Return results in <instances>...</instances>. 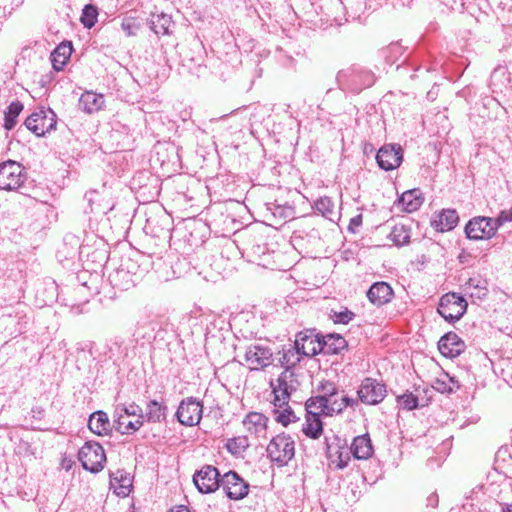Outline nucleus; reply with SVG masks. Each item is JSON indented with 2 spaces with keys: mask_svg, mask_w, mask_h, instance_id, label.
Segmentation results:
<instances>
[{
  "mask_svg": "<svg viewBox=\"0 0 512 512\" xmlns=\"http://www.w3.org/2000/svg\"><path fill=\"white\" fill-rule=\"evenodd\" d=\"M294 344L297 346L300 353L306 357H313L323 352L321 338L312 331L299 332L296 335Z\"/></svg>",
  "mask_w": 512,
  "mask_h": 512,
  "instance_id": "nucleus-13",
  "label": "nucleus"
},
{
  "mask_svg": "<svg viewBox=\"0 0 512 512\" xmlns=\"http://www.w3.org/2000/svg\"><path fill=\"white\" fill-rule=\"evenodd\" d=\"M315 400V397L313 398H310L309 400H307L306 402V414H308V410H310L311 412L315 413L316 416H320L322 413V408H318L316 404V402L314 401Z\"/></svg>",
  "mask_w": 512,
  "mask_h": 512,
  "instance_id": "nucleus-50",
  "label": "nucleus"
},
{
  "mask_svg": "<svg viewBox=\"0 0 512 512\" xmlns=\"http://www.w3.org/2000/svg\"><path fill=\"white\" fill-rule=\"evenodd\" d=\"M105 294L104 297L108 298L110 301L116 298V291L115 290H104Z\"/></svg>",
  "mask_w": 512,
  "mask_h": 512,
  "instance_id": "nucleus-60",
  "label": "nucleus"
},
{
  "mask_svg": "<svg viewBox=\"0 0 512 512\" xmlns=\"http://www.w3.org/2000/svg\"><path fill=\"white\" fill-rule=\"evenodd\" d=\"M278 392L283 391L284 395L291 394L299 387L297 375L293 370L285 369L277 379Z\"/></svg>",
  "mask_w": 512,
  "mask_h": 512,
  "instance_id": "nucleus-20",
  "label": "nucleus"
},
{
  "mask_svg": "<svg viewBox=\"0 0 512 512\" xmlns=\"http://www.w3.org/2000/svg\"><path fill=\"white\" fill-rule=\"evenodd\" d=\"M341 402H343V404L345 405V408L348 407V406L353 407L354 405H357V403H358L357 400L349 398V397H347L345 395H342V394H341Z\"/></svg>",
  "mask_w": 512,
  "mask_h": 512,
  "instance_id": "nucleus-55",
  "label": "nucleus"
},
{
  "mask_svg": "<svg viewBox=\"0 0 512 512\" xmlns=\"http://www.w3.org/2000/svg\"><path fill=\"white\" fill-rule=\"evenodd\" d=\"M369 288L374 289V288H391V287L386 282H374L373 284L370 285Z\"/></svg>",
  "mask_w": 512,
  "mask_h": 512,
  "instance_id": "nucleus-59",
  "label": "nucleus"
},
{
  "mask_svg": "<svg viewBox=\"0 0 512 512\" xmlns=\"http://www.w3.org/2000/svg\"><path fill=\"white\" fill-rule=\"evenodd\" d=\"M117 410H120L121 412H123L122 414L124 416H136L137 418L136 419H142L144 421V415H143V410L142 408L135 404V403H132L128 406H123V407H118Z\"/></svg>",
  "mask_w": 512,
  "mask_h": 512,
  "instance_id": "nucleus-46",
  "label": "nucleus"
},
{
  "mask_svg": "<svg viewBox=\"0 0 512 512\" xmlns=\"http://www.w3.org/2000/svg\"><path fill=\"white\" fill-rule=\"evenodd\" d=\"M402 160L403 150L399 144H386L378 150L376 155L379 167L385 171L396 169Z\"/></svg>",
  "mask_w": 512,
  "mask_h": 512,
  "instance_id": "nucleus-11",
  "label": "nucleus"
},
{
  "mask_svg": "<svg viewBox=\"0 0 512 512\" xmlns=\"http://www.w3.org/2000/svg\"><path fill=\"white\" fill-rule=\"evenodd\" d=\"M321 401L322 403H320V406L317 405V407L322 408L323 415L332 416L335 413H341L345 409V405L341 402L339 390L332 397Z\"/></svg>",
  "mask_w": 512,
  "mask_h": 512,
  "instance_id": "nucleus-27",
  "label": "nucleus"
},
{
  "mask_svg": "<svg viewBox=\"0 0 512 512\" xmlns=\"http://www.w3.org/2000/svg\"><path fill=\"white\" fill-rule=\"evenodd\" d=\"M71 42H62L51 53V62L54 70L61 71L68 62L72 53Z\"/></svg>",
  "mask_w": 512,
  "mask_h": 512,
  "instance_id": "nucleus-19",
  "label": "nucleus"
},
{
  "mask_svg": "<svg viewBox=\"0 0 512 512\" xmlns=\"http://www.w3.org/2000/svg\"><path fill=\"white\" fill-rule=\"evenodd\" d=\"M79 109L87 114H93L102 110L105 106L103 94L93 91H85L79 98Z\"/></svg>",
  "mask_w": 512,
  "mask_h": 512,
  "instance_id": "nucleus-15",
  "label": "nucleus"
},
{
  "mask_svg": "<svg viewBox=\"0 0 512 512\" xmlns=\"http://www.w3.org/2000/svg\"><path fill=\"white\" fill-rule=\"evenodd\" d=\"M273 393L275 395L273 404L276 407V409H282L286 406H288V401L291 394H288L287 396L283 394V391L278 392V388L275 386L273 387Z\"/></svg>",
  "mask_w": 512,
  "mask_h": 512,
  "instance_id": "nucleus-47",
  "label": "nucleus"
},
{
  "mask_svg": "<svg viewBox=\"0 0 512 512\" xmlns=\"http://www.w3.org/2000/svg\"><path fill=\"white\" fill-rule=\"evenodd\" d=\"M303 433L312 439H318L323 433V424L320 416L308 410L306 421L302 428Z\"/></svg>",
  "mask_w": 512,
  "mask_h": 512,
  "instance_id": "nucleus-25",
  "label": "nucleus"
},
{
  "mask_svg": "<svg viewBox=\"0 0 512 512\" xmlns=\"http://www.w3.org/2000/svg\"><path fill=\"white\" fill-rule=\"evenodd\" d=\"M397 402L405 410H413L419 407L418 396L412 392L404 393L397 397Z\"/></svg>",
  "mask_w": 512,
  "mask_h": 512,
  "instance_id": "nucleus-43",
  "label": "nucleus"
},
{
  "mask_svg": "<svg viewBox=\"0 0 512 512\" xmlns=\"http://www.w3.org/2000/svg\"><path fill=\"white\" fill-rule=\"evenodd\" d=\"M78 459L85 470L97 473L103 469L106 455L99 443L88 441L80 448Z\"/></svg>",
  "mask_w": 512,
  "mask_h": 512,
  "instance_id": "nucleus-4",
  "label": "nucleus"
},
{
  "mask_svg": "<svg viewBox=\"0 0 512 512\" xmlns=\"http://www.w3.org/2000/svg\"><path fill=\"white\" fill-rule=\"evenodd\" d=\"M26 180L24 167L13 160L0 163V190H16Z\"/></svg>",
  "mask_w": 512,
  "mask_h": 512,
  "instance_id": "nucleus-5",
  "label": "nucleus"
},
{
  "mask_svg": "<svg viewBox=\"0 0 512 512\" xmlns=\"http://www.w3.org/2000/svg\"><path fill=\"white\" fill-rule=\"evenodd\" d=\"M169 512H190L187 506L179 505L171 508Z\"/></svg>",
  "mask_w": 512,
  "mask_h": 512,
  "instance_id": "nucleus-58",
  "label": "nucleus"
},
{
  "mask_svg": "<svg viewBox=\"0 0 512 512\" xmlns=\"http://www.w3.org/2000/svg\"><path fill=\"white\" fill-rule=\"evenodd\" d=\"M440 385H441V387H438L437 389H438V390H441L442 392H444V391L446 390V385H445V383H444V382H442Z\"/></svg>",
  "mask_w": 512,
  "mask_h": 512,
  "instance_id": "nucleus-64",
  "label": "nucleus"
},
{
  "mask_svg": "<svg viewBox=\"0 0 512 512\" xmlns=\"http://www.w3.org/2000/svg\"><path fill=\"white\" fill-rule=\"evenodd\" d=\"M143 423L144 421L142 419H135L134 421L128 420V416H124L123 414H119L118 418L115 420L116 429L122 434L139 430Z\"/></svg>",
  "mask_w": 512,
  "mask_h": 512,
  "instance_id": "nucleus-32",
  "label": "nucleus"
},
{
  "mask_svg": "<svg viewBox=\"0 0 512 512\" xmlns=\"http://www.w3.org/2000/svg\"><path fill=\"white\" fill-rule=\"evenodd\" d=\"M388 238L397 246L405 245L410 240V229L403 224H397L392 228Z\"/></svg>",
  "mask_w": 512,
  "mask_h": 512,
  "instance_id": "nucleus-34",
  "label": "nucleus"
},
{
  "mask_svg": "<svg viewBox=\"0 0 512 512\" xmlns=\"http://www.w3.org/2000/svg\"><path fill=\"white\" fill-rule=\"evenodd\" d=\"M168 408L164 403L157 400H150L146 404L144 421L148 423H160L166 420Z\"/></svg>",
  "mask_w": 512,
  "mask_h": 512,
  "instance_id": "nucleus-18",
  "label": "nucleus"
},
{
  "mask_svg": "<svg viewBox=\"0 0 512 512\" xmlns=\"http://www.w3.org/2000/svg\"><path fill=\"white\" fill-rule=\"evenodd\" d=\"M274 416L275 420L278 423H281L283 426H287L290 423L298 420L297 416L295 415L294 411L290 406H286L282 409H275Z\"/></svg>",
  "mask_w": 512,
  "mask_h": 512,
  "instance_id": "nucleus-41",
  "label": "nucleus"
},
{
  "mask_svg": "<svg viewBox=\"0 0 512 512\" xmlns=\"http://www.w3.org/2000/svg\"><path fill=\"white\" fill-rule=\"evenodd\" d=\"M273 353L268 347L250 345L245 352V361L250 370H261L272 364Z\"/></svg>",
  "mask_w": 512,
  "mask_h": 512,
  "instance_id": "nucleus-12",
  "label": "nucleus"
},
{
  "mask_svg": "<svg viewBox=\"0 0 512 512\" xmlns=\"http://www.w3.org/2000/svg\"><path fill=\"white\" fill-rule=\"evenodd\" d=\"M424 198L420 189H411L405 191L398 200V205H401L405 212L412 213L417 211L423 204Z\"/></svg>",
  "mask_w": 512,
  "mask_h": 512,
  "instance_id": "nucleus-17",
  "label": "nucleus"
},
{
  "mask_svg": "<svg viewBox=\"0 0 512 512\" xmlns=\"http://www.w3.org/2000/svg\"><path fill=\"white\" fill-rule=\"evenodd\" d=\"M250 446L246 436L233 437L227 440L225 448L234 456L242 455Z\"/></svg>",
  "mask_w": 512,
  "mask_h": 512,
  "instance_id": "nucleus-33",
  "label": "nucleus"
},
{
  "mask_svg": "<svg viewBox=\"0 0 512 512\" xmlns=\"http://www.w3.org/2000/svg\"><path fill=\"white\" fill-rule=\"evenodd\" d=\"M355 317V314L350 311L347 307H341L340 310L334 308L330 309L329 318L335 324H348Z\"/></svg>",
  "mask_w": 512,
  "mask_h": 512,
  "instance_id": "nucleus-39",
  "label": "nucleus"
},
{
  "mask_svg": "<svg viewBox=\"0 0 512 512\" xmlns=\"http://www.w3.org/2000/svg\"><path fill=\"white\" fill-rule=\"evenodd\" d=\"M450 359L459 356L464 352L466 345L464 341L455 333L450 331Z\"/></svg>",
  "mask_w": 512,
  "mask_h": 512,
  "instance_id": "nucleus-45",
  "label": "nucleus"
},
{
  "mask_svg": "<svg viewBox=\"0 0 512 512\" xmlns=\"http://www.w3.org/2000/svg\"><path fill=\"white\" fill-rule=\"evenodd\" d=\"M35 305L37 307H44L46 305H50L53 302V299H58L60 294L58 290H35Z\"/></svg>",
  "mask_w": 512,
  "mask_h": 512,
  "instance_id": "nucleus-40",
  "label": "nucleus"
},
{
  "mask_svg": "<svg viewBox=\"0 0 512 512\" xmlns=\"http://www.w3.org/2000/svg\"><path fill=\"white\" fill-rule=\"evenodd\" d=\"M97 18H98L97 7L92 4L85 5L82 10L81 17H80V21L83 24V26L88 29L92 28L96 24Z\"/></svg>",
  "mask_w": 512,
  "mask_h": 512,
  "instance_id": "nucleus-38",
  "label": "nucleus"
},
{
  "mask_svg": "<svg viewBox=\"0 0 512 512\" xmlns=\"http://www.w3.org/2000/svg\"><path fill=\"white\" fill-rule=\"evenodd\" d=\"M351 451L357 459H368L373 453L370 438L367 435L355 437L351 446Z\"/></svg>",
  "mask_w": 512,
  "mask_h": 512,
  "instance_id": "nucleus-24",
  "label": "nucleus"
},
{
  "mask_svg": "<svg viewBox=\"0 0 512 512\" xmlns=\"http://www.w3.org/2000/svg\"><path fill=\"white\" fill-rule=\"evenodd\" d=\"M448 305V293L444 294L440 299V304L438 307V313L446 320L448 321V314L446 313V308Z\"/></svg>",
  "mask_w": 512,
  "mask_h": 512,
  "instance_id": "nucleus-49",
  "label": "nucleus"
},
{
  "mask_svg": "<svg viewBox=\"0 0 512 512\" xmlns=\"http://www.w3.org/2000/svg\"><path fill=\"white\" fill-rule=\"evenodd\" d=\"M266 451L272 462L279 467L286 466L295 455V441L288 434H278L271 439Z\"/></svg>",
  "mask_w": 512,
  "mask_h": 512,
  "instance_id": "nucleus-2",
  "label": "nucleus"
},
{
  "mask_svg": "<svg viewBox=\"0 0 512 512\" xmlns=\"http://www.w3.org/2000/svg\"><path fill=\"white\" fill-rule=\"evenodd\" d=\"M458 220L459 218L457 212L455 210L450 209V230L457 225Z\"/></svg>",
  "mask_w": 512,
  "mask_h": 512,
  "instance_id": "nucleus-56",
  "label": "nucleus"
},
{
  "mask_svg": "<svg viewBox=\"0 0 512 512\" xmlns=\"http://www.w3.org/2000/svg\"><path fill=\"white\" fill-rule=\"evenodd\" d=\"M267 417L258 412H250L243 419L246 430L257 437L264 436L267 429Z\"/></svg>",
  "mask_w": 512,
  "mask_h": 512,
  "instance_id": "nucleus-16",
  "label": "nucleus"
},
{
  "mask_svg": "<svg viewBox=\"0 0 512 512\" xmlns=\"http://www.w3.org/2000/svg\"><path fill=\"white\" fill-rule=\"evenodd\" d=\"M503 225L501 218L474 217L465 226V234L468 239L481 240L493 237L500 226Z\"/></svg>",
  "mask_w": 512,
  "mask_h": 512,
  "instance_id": "nucleus-3",
  "label": "nucleus"
},
{
  "mask_svg": "<svg viewBox=\"0 0 512 512\" xmlns=\"http://www.w3.org/2000/svg\"><path fill=\"white\" fill-rule=\"evenodd\" d=\"M450 323L458 321L466 312L468 303L460 294L450 290Z\"/></svg>",
  "mask_w": 512,
  "mask_h": 512,
  "instance_id": "nucleus-26",
  "label": "nucleus"
},
{
  "mask_svg": "<svg viewBox=\"0 0 512 512\" xmlns=\"http://www.w3.org/2000/svg\"><path fill=\"white\" fill-rule=\"evenodd\" d=\"M122 29L126 32L127 36H131L134 34L133 28V22L131 20H123L121 23Z\"/></svg>",
  "mask_w": 512,
  "mask_h": 512,
  "instance_id": "nucleus-52",
  "label": "nucleus"
},
{
  "mask_svg": "<svg viewBox=\"0 0 512 512\" xmlns=\"http://www.w3.org/2000/svg\"><path fill=\"white\" fill-rule=\"evenodd\" d=\"M448 210L442 209L436 215H434L431 219V227L436 232H445L448 231Z\"/></svg>",
  "mask_w": 512,
  "mask_h": 512,
  "instance_id": "nucleus-42",
  "label": "nucleus"
},
{
  "mask_svg": "<svg viewBox=\"0 0 512 512\" xmlns=\"http://www.w3.org/2000/svg\"><path fill=\"white\" fill-rule=\"evenodd\" d=\"M502 512H512V502L502 507Z\"/></svg>",
  "mask_w": 512,
  "mask_h": 512,
  "instance_id": "nucleus-61",
  "label": "nucleus"
},
{
  "mask_svg": "<svg viewBox=\"0 0 512 512\" xmlns=\"http://www.w3.org/2000/svg\"><path fill=\"white\" fill-rule=\"evenodd\" d=\"M427 505L436 507L438 505V495L436 493H432L427 498Z\"/></svg>",
  "mask_w": 512,
  "mask_h": 512,
  "instance_id": "nucleus-57",
  "label": "nucleus"
},
{
  "mask_svg": "<svg viewBox=\"0 0 512 512\" xmlns=\"http://www.w3.org/2000/svg\"><path fill=\"white\" fill-rule=\"evenodd\" d=\"M449 381H450V384L455 385L457 389H459V388H460L459 383H458L457 381H455L454 377H451V376H450Z\"/></svg>",
  "mask_w": 512,
  "mask_h": 512,
  "instance_id": "nucleus-63",
  "label": "nucleus"
},
{
  "mask_svg": "<svg viewBox=\"0 0 512 512\" xmlns=\"http://www.w3.org/2000/svg\"><path fill=\"white\" fill-rule=\"evenodd\" d=\"M362 224V215H357L351 218L349 223V229L354 231V227H359Z\"/></svg>",
  "mask_w": 512,
  "mask_h": 512,
  "instance_id": "nucleus-54",
  "label": "nucleus"
},
{
  "mask_svg": "<svg viewBox=\"0 0 512 512\" xmlns=\"http://www.w3.org/2000/svg\"><path fill=\"white\" fill-rule=\"evenodd\" d=\"M510 82V73L506 67L498 66L490 77V88L493 93H502Z\"/></svg>",
  "mask_w": 512,
  "mask_h": 512,
  "instance_id": "nucleus-21",
  "label": "nucleus"
},
{
  "mask_svg": "<svg viewBox=\"0 0 512 512\" xmlns=\"http://www.w3.org/2000/svg\"><path fill=\"white\" fill-rule=\"evenodd\" d=\"M202 413V403L193 397H188L180 402L176 417L182 425L196 426L201 421Z\"/></svg>",
  "mask_w": 512,
  "mask_h": 512,
  "instance_id": "nucleus-6",
  "label": "nucleus"
},
{
  "mask_svg": "<svg viewBox=\"0 0 512 512\" xmlns=\"http://www.w3.org/2000/svg\"><path fill=\"white\" fill-rule=\"evenodd\" d=\"M497 218H501L503 220V224L509 220L508 215H506L504 212H502Z\"/></svg>",
  "mask_w": 512,
  "mask_h": 512,
  "instance_id": "nucleus-62",
  "label": "nucleus"
},
{
  "mask_svg": "<svg viewBox=\"0 0 512 512\" xmlns=\"http://www.w3.org/2000/svg\"><path fill=\"white\" fill-rule=\"evenodd\" d=\"M359 400L367 405L381 403L387 394L386 385L373 378H365L358 391Z\"/></svg>",
  "mask_w": 512,
  "mask_h": 512,
  "instance_id": "nucleus-7",
  "label": "nucleus"
},
{
  "mask_svg": "<svg viewBox=\"0 0 512 512\" xmlns=\"http://www.w3.org/2000/svg\"><path fill=\"white\" fill-rule=\"evenodd\" d=\"M172 26V19L170 16L161 13L153 15L151 19V28L157 35H167Z\"/></svg>",
  "mask_w": 512,
  "mask_h": 512,
  "instance_id": "nucleus-31",
  "label": "nucleus"
},
{
  "mask_svg": "<svg viewBox=\"0 0 512 512\" xmlns=\"http://www.w3.org/2000/svg\"><path fill=\"white\" fill-rule=\"evenodd\" d=\"M87 302L88 301H85L84 303L71 302V303H65V305L71 307V309L73 311H75L76 313H83L84 312L83 306L85 304H87Z\"/></svg>",
  "mask_w": 512,
  "mask_h": 512,
  "instance_id": "nucleus-53",
  "label": "nucleus"
},
{
  "mask_svg": "<svg viewBox=\"0 0 512 512\" xmlns=\"http://www.w3.org/2000/svg\"><path fill=\"white\" fill-rule=\"evenodd\" d=\"M144 230L155 237H165L170 234L171 219L165 213L156 217H149L146 220Z\"/></svg>",
  "mask_w": 512,
  "mask_h": 512,
  "instance_id": "nucleus-14",
  "label": "nucleus"
},
{
  "mask_svg": "<svg viewBox=\"0 0 512 512\" xmlns=\"http://www.w3.org/2000/svg\"><path fill=\"white\" fill-rule=\"evenodd\" d=\"M320 395L315 397V402L320 406V403H322L321 400L328 399L329 397H332L336 394L338 391V388L335 383L333 382H322L319 386Z\"/></svg>",
  "mask_w": 512,
  "mask_h": 512,
  "instance_id": "nucleus-44",
  "label": "nucleus"
},
{
  "mask_svg": "<svg viewBox=\"0 0 512 512\" xmlns=\"http://www.w3.org/2000/svg\"><path fill=\"white\" fill-rule=\"evenodd\" d=\"M55 114L49 110H40L32 113L25 120L24 124L28 130L33 132L37 136H43L46 132L51 131L56 126L54 119Z\"/></svg>",
  "mask_w": 512,
  "mask_h": 512,
  "instance_id": "nucleus-9",
  "label": "nucleus"
},
{
  "mask_svg": "<svg viewBox=\"0 0 512 512\" xmlns=\"http://www.w3.org/2000/svg\"><path fill=\"white\" fill-rule=\"evenodd\" d=\"M302 356V353H300L295 344L293 346H289L287 349L283 350V355L280 359L281 366L285 369L292 370V368L301 361Z\"/></svg>",
  "mask_w": 512,
  "mask_h": 512,
  "instance_id": "nucleus-30",
  "label": "nucleus"
},
{
  "mask_svg": "<svg viewBox=\"0 0 512 512\" xmlns=\"http://www.w3.org/2000/svg\"><path fill=\"white\" fill-rule=\"evenodd\" d=\"M23 108H24L23 104L18 100L10 103V105L7 107V109L4 113V125L3 126L6 130H12L15 127V125L17 123V118L20 115V113L22 112Z\"/></svg>",
  "mask_w": 512,
  "mask_h": 512,
  "instance_id": "nucleus-28",
  "label": "nucleus"
},
{
  "mask_svg": "<svg viewBox=\"0 0 512 512\" xmlns=\"http://www.w3.org/2000/svg\"><path fill=\"white\" fill-rule=\"evenodd\" d=\"M404 48L399 42L391 43L381 50V56L389 65L394 64L403 54Z\"/></svg>",
  "mask_w": 512,
  "mask_h": 512,
  "instance_id": "nucleus-36",
  "label": "nucleus"
},
{
  "mask_svg": "<svg viewBox=\"0 0 512 512\" xmlns=\"http://www.w3.org/2000/svg\"><path fill=\"white\" fill-rule=\"evenodd\" d=\"M448 348V333H445L438 342V349L439 352L446 358L448 357Z\"/></svg>",
  "mask_w": 512,
  "mask_h": 512,
  "instance_id": "nucleus-48",
  "label": "nucleus"
},
{
  "mask_svg": "<svg viewBox=\"0 0 512 512\" xmlns=\"http://www.w3.org/2000/svg\"><path fill=\"white\" fill-rule=\"evenodd\" d=\"M89 429L97 435H106L110 431V422L108 416L103 411H97L91 414L88 421Z\"/></svg>",
  "mask_w": 512,
  "mask_h": 512,
  "instance_id": "nucleus-22",
  "label": "nucleus"
},
{
  "mask_svg": "<svg viewBox=\"0 0 512 512\" xmlns=\"http://www.w3.org/2000/svg\"><path fill=\"white\" fill-rule=\"evenodd\" d=\"M366 294L371 303L381 306L392 300L394 290H367Z\"/></svg>",
  "mask_w": 512,
  "mask_h": 512,
  "instance_id": "nucleus-37",
  "label": "nucleus"
},
{
  "mask_svg": "<svg viewBox=\"0 0 512 512\" xmlns=\"http://www.w3.org/2000/svg\"><path fill=\"white\" fill-rule=\"evenodd\" d=\"M323 352L338 354L347 347V342L340 334H327L321 337Z\"/></svg>",
  "mask_w": 512,
  "mask_h": 512,
  "instance_id": "nucleus-23",
  "label": "nucleus"
},
{
  "mask_svg": "<svg viewBox=\"0 0 512 512\" xmlns=\"http://www.w3.org/2000/svg\"><path fill=\"white\" fill-rule=\"evenodd\" d=\"M472 258V254L464 249L458 255V260L463 265L469 264Z\"/></svg>",
  "mask_w": 512,
  "mask_h": 512,
  "instance_id": "nucleus-51",
  "label": "nucleus"
},
{
  "mask_svg": "<svg viewBox=\"0 0 512 512\" xmlns=\"http://www.w3.org/2000/svg\"><path fill=\"white\" fill-rule=\"evenodd\" d=\"M226 495L233 500H240L247 496L248 483L235 471H229L221 477V485Z\"/></svg>",
  "mask_w": 512,
  "mask_h": 512,
  "instance_id": "nucleus-10",
  "label": "nucleus"
},
{
  "mask_svg": "<svg viewBox=\"0 0 512 512\" xmlns=\"http://www.w3.org/2000/svg\"><path fill=\"white\" fill-rule=\"evenodd\" d=\"M314 208L325 218L333 220L336 216L335 204L330 197H321L315 204Z\"/></svg>",
  "mask_w": 512,
  "mask_h": 512,
  "instance_id": "nucleus-35",
  "label": "nucleus"
},
{
  "mask_svg": "<svg viewBox=\"0 0 512 512\" xmlns=\"http://www.w3.org/2000/svg\"><path fill=\"white\" fill-rule=\"evenodd\" d=\"M193 482L201 493H212L221 485L219 470L212 465H204L193 475Z\"/></svg>",
  "mask_w": 512,
  "mask_h": 512,
  "instance_id": "nucleus-8",
  "label": "nucleus"
},
{
  "mask_svg": "<svg viewBox=\"0 0 512 512\" xmlns=\"http://www.w3.org/2000/svg\"><path fill=\"white\" fill-rule=\"evenodd\" d=\"M112 480L119 483V486L115 488V492L119 496H128L131 488H132V479L130 477V474L123 471V470H117L112 475Z\"/></svg>",
  "mask_w": 512,
  "mask_h": 512,
  "instance_id": "nucleus-29",
  "label": "nucleus"
},
{
  "mask_svg": "<svg viewBox=\"0 0 512 512\" xmlns=\"http://www.w3.org/2000/svg\"><path fill=\"white\" fill-rule=\"evenodd\" d=\"M336 79L342 90L354 93H359L374 83L373 73L357 65L340 70Z\"/></svg>",
  "mask_w": 512,
  "mask_h": 512,
  "instance_id": "nucleus-1",
  "label": "nucleus"
}]
</instances>
